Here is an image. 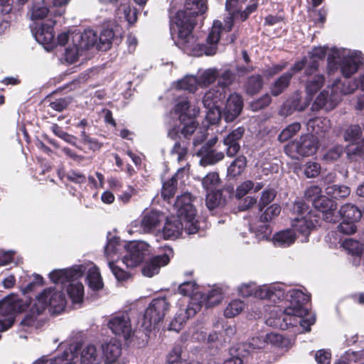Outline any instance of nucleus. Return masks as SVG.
<instances>
[{
	"instance_id": "f257e3e1",
	"label": "nucleus",
	"mask_w": 364,
	"mask_h": 364,
	"mask_svg": "<svg viewBox=\"0 0 364 364\" xmlns=\"http://www.w3.org/2000/svg\"><path fill=\"white\" fill-rule=\"evenodd\" d=\"M208 9L205 0H186L184 9L179 10L174 16L178 28V37L183 42H188L189 38L197 24V17L203 15Z\"/></svg>"
},
{
	"instance_id": "f03ea898",
	"label": "nucleus",
	"mask_w": 364,
	"mask_h": 364,
	"mask_svg": "<svg viewBox=\"0 0 364 364\" xmlns=\"http://www.w3.org/2000/svg\"><path fill=\"white\" fill-rule=\"evenodd\" d=\"M85 268L82 265L73 267L68 269L53 270L48 275L50 281L54 284H65L70 282L66 291L73 303H80L84 297V286L80 282L75 280L81 278L85 273Z\"/></svg>"
},
{
	"instance_id": "7ed1b4c3",
	"label": "nucleus",
	"mask_w": 364,
	"mask_h": 364,
	"mask_svg": "<svg viewBox=\"0 0 364 364\" xmlns=\"http://www.w3.org/2000/svg\"><path fill=\"white\" fill-rule=\"evenodd\" d=\"M31 303V297L22 299L13 293L0 300V316L8 317L5 320H0V331L10 328L14 324L16 316L25 312Z\"/></svg>"
},
{
	"instance_id": "20e7f679",
	"label": "nucleus",
	"mask_w": 364,
	"mask_h": 364,
	"mask_svg": "<svg viewBox=\"0 0 364 364\" xmlns=\"http://www.w3.org/2000/svg\"><path fill=\"white\" fill-rule=\"evenodd\" d=\"M190 102L186 99H182L177 102L174 107L175 113L178 114L180 124L182 126H174L168 133L171 139H176L181 134L185 138L192 136L196 132L199 123L196 119V114H189Z\"/></svg>"
},
{
	"instance_id": "39448f33",
	"label": "nucleus",
	"mask_w": 364,
	"mask_h": 364,
	"mask_svg": "<svg viewBox=\"0 0 364 364\" xmlns=\"http://www.w3.org/2000/svg\"><path fill=\"white\" fill-rule=\"evenodd\" d=\"M191 193H185L176 198L174 208L177 215L183 223V229L188 235L196 233L199 230L198 222L195 219L196 210L192 204Z\"/></svg>"
},
{
	"instance_id": "423d86ee",
	"label": "nucleus",
	"mask_w": 364,
	"mask_h": 364,
	"mask_svg": "<svg viewBox=\"0 0 364 364\" xmlns=\"http://www.w3.org/2000/svg\"><path fill=\"white\" fill-rule=\"evenodd\" d=\"M318 140L314 134H304L298 139L289 142L284 146V152L292 159L307 157L316 153Z\"/></svg>"
},
{
	"instance_id": "0eeeda50",
	"label": "nucleus",
	"mask_w": 364,
	"mask_h": 364,
	"mask_svg": "<svg viewBox=\"0 0 364 364\" xmlns=\"http://www.w3.org/2000/svg\"><path fill=\"white\" fill-rule=\"evenodd\" d=\"M170 304L166 297L154 298L146 309L141 321V326L147 331H151V327L163 321L168 311Z\"/></svg>"
},
{
	"instance_id": "6e6552de",
	"label": "nucleus",
	"mask_w": 364,
	"mask_h": 364,
	"mask_svg": "<svg viewBox=\"0 0 364 364\" xmlns=\"http://www.w3.org/2000/svg\"><path fill=\"white\" fill-rule=\"evenodd\" d=\"M321 215L310 210L306 215L303 213L294 218L291 222V230L296 237L303 236L301 242H307L312 230L319 225Z\"/></svg>"
},
{
	"instance_id": "1a4fd4ad",
	"label": "nucleus",
	"mask_w": 364,
	"mask_h": 364,
	"mask_svg": "<svg viewBox=\"0 0 364 364\" xmlns=\"http://www.w3.org/2000/svg\"><path fill=\"white\" fill-rule=\"evenodd\" d=\"M97 36L92 29H86L83 33H76L73 37L74 46L76 53H72V49L67 48L65 50V58L71 63H74L78 60L77 53L79 50H88L94 46L97 43Z\"/></svg>"
},
{
	"instance_id": "9d476101",
	"label": "nucleus",
	"mask_w": 364,
	"mask_h": 364,
	"mask_svg": "<svg viewBox=\"0 0 364 364\" xmlns=\"http://www.w3.org/2000/svg\"><path fill=\"white\" fill-rule=\"evenodd\" d=\"M149 245L141 241L130 242L126 245L127 254L124 255L123 262L130 267H134L140 264L149 255Z\"/></svg>"
},
{
	"instance_id": "9b49d317",
	"label": "nucleus",
	"mask_w": 364,
	"mask_h": 364,
	"mask_svg": "<svg viewBox=\"0 0 364 364\" xmlns=\"http://www.w3.org/2000/svg\"><path fill=\"white\" fill-rule=\"evenodd\" d=\"M289 305L285 309V312L289 314H296L299 316H304L308 314V309L306 307L309 301V296L301 290L293 289L289 291L288 295Z\"/></svg>"
},
{
	"instance_id": "f8f14e48",
	"label": "nucleus",
	"mask_w": 364,
	"mask_h": 364,
	"mask_svg": "<svg viewBox=\"0 0 364 364\" xmlns=\"http://www.w3.org/2000/svg\"><path fill=\"white\" fill-rule=\"evenodd\" d=\"M313 205L315 208L314 210L317 214L318 212L322 214L323 219L328 223H336L338 222V215H336V210L337 204L334 200L323 196L315 198L313 200Z\"/></svg>"
},
{
	"instance_id": "ddd939ff",
	"label": "nucleus",
	"mask_w": 364,
	"mask_h": 364,
	"mask_svg": "<svg viewBox=\"0 0 364 364\" xmlns=\"http://www.w3.org/2000/svg\"><path fill=\"white\" fill-rule=\"evenodd\" d=\"M46 291H43L37 297L34 304L28 306V311L26 314L24 318L21 320L20 325L23 327H32L35 325L38 316L41 314L46 309L47 304L46 299Z\"/></svg>"
},
{
	"instance_id": "4468645a",
	"label": "nucleus",
	"mask_w": 364,
	"mask_h": 364,
	"mask_svg": "<svg viewBox=\"0 0 364 364\" xmlns=\"http://www.w3.org/2000/svg\"><path fill=\"white\" fill-rule=\"evenodd\" d=\"M112 332L124 340H128L132 335V325L127 314H122L112 317L107 323Z\"/></svg>"
},
{
	"instance_id": "2eb2a0df",
	"label": "nucleus",
	"mask_w": 364,
	"mask_h": 364,
	"mask_svg": "<svg viewBox=\"0 0 364 364\" xmlns=\"http://www.w3.org/2000/svg\"><path fill=\"white\" fill-rule=\"evenodd\" d=\"M223 30V26L220 21H214L213 26L209 32L206 42L207 44H198L196 47L200 52H203L206 55H213L217 51V44L220 38V33Z\"/></svg>"
},
{
	"instance_id": "dca6fc26",
	"label": "nucleus",
	"mask_w": 364,
	"mask_h": 364,
	"mask_svg": "<svg viewBox=\"0 0 364 364\" xmlns=\"http://www.w3.org/2000/svg\"><path fill=\"white\" fill-rule=\"evenodd\" d=\"M56 21L52 18H48L41 24L35 33L36 41L43 45L53 47L55 45L54 26Z\"/></svg>"
},
{
	"instance_id": "f3484780",
	"label": "nucleus",
	"mask_w": 364,
	"mask_h": 364,
	"mask_svg": "<svg viewBox=\"0 0 364 364\" xmlns=\"http://www.w3.org/2000/svg\"><path fill=\"white\" fill-rule=\"evenodd\" d=\"M245 134V128L239 127L224 137L223 144L226 146V154L229 157L236 156L240 150V141Z\"/></svg>"
},
{
	"instance_id": "a211bd4d",
	"label": "nucleus",
	"mask_w": 364,
	"mask_h": 364,
	"mask_svg": "<svg viewBox=\"0 0 364 364\" xmlns=\"http://www.w3.org/2000/svg\"><path fill=\"white\" fill-rule=\"evenodd\" d=\"M43 291H46V301L49 311L55 314H61L66 306V299L64 294L62 291H57L52 289H45Z\"/></svg>"
},
{
	"instance_id": "6ab92c4d",
	"label": "nucleus",
	"mask_w": 364,
	"mask_h": 364,
	"mask_svg": "<svg viewBox=\"0 0 364 364\" xmlns=\"http://www.w3.org/2000/svg\"><path fill=\"white\" fill-rule=\"evenodd\" d=\"M243 108V99L241 95L234 93L228 98L224 108V116L227 122L234 121Z\"/></svg>"
},
{
	"instance_id": "aec40b11",
	"label": "nucleus",
	"mask_w": 364,
	"mask_h": 364,
	"mask_svg": "<svg viewBox=\"0 0 364 364\" xmlns=\"http://www.w3.org/2000/svg\"><path fill=\"white\" fill-rule=\"evenodd\" d=\"M169 262L170 257L166 253L154 256L145 262L143 265L141 272L143 275L151 277L155 274H157L159 272L161 267L166 266L169 263Z\"/></svg>"
},
{
	"instance_id": "412c9836",
	"label": "nucleus",
	"mask_w": 364,
	"mask_h": 364,
	"mask_svg": "<svg viewBox=\"0 0 364 364\" xmlns=\"http://www.w3.org/2000/svg\"><path fill=\"white\" fill-rule=\"evenodd\" d=\"M332 96L336 95V101L339 102L341 100L342 95H349L358 88L357 79L350 80L346 78L342 81L341 79H336L332 84Z\"/></svg>"
},
{
	"instance_id": "4be33fe9",
	"label": "nucleus",
	"mask_w": 364,
	"mask_h": 364,
	"mask_svg": "<svg viewBox=\"0 0 364 364\" xmlns=\"http://www.w3.org/2000/svg\"><path fill=\"white\" fill-rule=\"evenodd\" d=\"M362 64L363 58L360 54L354 53L343 57L340 61V68L343 76L346 78H350L358 71Z\"/></svg>"
},
{
	"instance_id": "5701e85b",
	"label": "nucleus",
	"mask_w": 364,
	"mask_h": 364,
	"mask_svg": "<svg viewBox=\"0 0 364 364\" xmlns=\"http://www.w3.org/2000/svg\"><path fill=\"white\" fill-rule=\"evenodd\" d=\"M105 364H114L122 354V343L116 338H112L102 346Z\"/></svg>"
},
{
	"instance_id": "b1692460",
	"label": "nucleus",
	"mask_w": 364,
	"mask_h": 364,
	"mask_svg": "<svg viewBox=\"0 0 364 364\" xmlns=\"http://www.w3.org/2000/svg\"><path fill=\"white\" fill-rule=\"evenodd\" d=\"M225 95V90L215 86L205 92L203 98V104L205 107H222Z\"/></svg>"
},
{
	"instance_id": "393cba45",
	"label": "nucleus",
	"mask_w": 364,
	"mask_h": 364,
	"mask_svg": "<svg viewBox=\"0 0 364 364\" xmlns=\"http://www.w3.org/2000/svg\"><path fill=\"white\" fill-rule=\"evenodd\" d=\"M183 229V223L180 218L171 217L167 218L163 228V235L165 239H172L178 237Z\"/></svg>"
},
{
	"instance_id": "a878e982",
	"label": "nucleus",
	"mask_w": 364,
	"mask_h": 364,
	"mask_svg": "<svg viewBox=\"0 0 364 364\" xmlns=\"http://www.w3.org/2000/svg\"><path fill=\"white\" fill-rule=\"evenodd\" d=\"M163 216L156 210L144 213L141 220V227L146 232H153L160 225Z\"/></svg>"
},
{
	"instance_id": "bb28decb",
	"label": "nucleus",
	"mask_w": 364,
	"mask_h": 364,
	"mask_svg": "<svg viewBox=\"0 0 364 364\" xmlns=\"http://www.w3.org/2000/svg\"><path fill=\"white\" fill-rule=\"evenodd\" d=\"M264 85V80L261 75H252L244 82L243 88L249 96H253L259 93Z\"/></svg>"
},
{
	"instance_id": "cd10ccee",
	"label": "nucleus",
	"mask_w": 364,
	"mask_h": 364,
	"mask_svg": "<svg viewBox=\"0 0 364 364\" xmlns=\"http://www.w3.org/2000/svg\"><path fill=\"white\" fill-rule=\"evenodd\" d=\"M307 127L311 134L321 135L330 129L331 123L327 118L315 117L308 121Z\"/></svg>"
},
{
	"instance_id": "c85d7f7f",
	"label": "nucleus",
	"mask_w": 364,
	"mask_h": 364,
	"mask_svg": "<svg viewBox=\"0 0 364 364\" xmlns=\"http://www.w3.org/2000/svg\"><path fill=\"white\" fill-rule=\"evenodd\" d=\"M291 73H284L279 76L270 86L272 95L277 97L283 93L290 85Z\"/></svg>"
},
{
	"instance_id": "c756f323",
	"label": "nucleus",
	"mask_w": 364,
	"mask_h": 364,
	"mask_svg": "<svg viewBox=\"0 0 364 364\" xmlns=\"http://www.w3.org/2000/svg\"><path fill=\"white\" fill-rule=\"evenodd\" d=\"M339 215L341 219L346 220H351L353 222H358L361 217L362 213L360 210L352 204H346L341 206L339 210Z\"/></svg>"
},
{
	"instance_id": "7c9ffc66",
	"label": "nucleus",
	"mask_w": 364,
	"mask_h": 364,
	"mask_svg": "<svg viewBox=\"0 0 364 364\" xmlns=\"http://www.w3.org/2000/svg\"><path fill=\"white\" fill-rule=\"evenodd\" d=\"M326 81L323 74H315L306 79V92L308 95H314L323 86Z\"/></svg>"
},
{
	"instance_id": "2f4dec72",
	"label": "nucleus",
	"mask_w": 364,
	"mask_h": 364,
	"mask_svg": "<svg viewBox=\"0 0 364 364\" xmlns=\"http://www.w3.org/2000/svg\"><path fill=\"white\" fill-rule=\"evenodd\" d=\"M201 301L205 308H210L219 304L223 300V292L220 289H213L208 294H200Z\"/></svg>"
},
{
	"instance_id": "473e14b6",
	"label": "nucleus",
	"mask_w": 364,
	"mask_h": 364,
	"mask_svg": "<svg viewBox=\"0 0 364 364\" xmlns=\"http://www.w3.org/2000/svg\"><path fill=\"white\" fill-rule=\"evenodd\" d=\"M247 158L244 155L237 156L228 168V175L236 178L242 174L247 166Z\"/></svg>"
},
{
	"instance_id": "72a5a7b5",
	"label": "nucleus",
	"mask_w": 364,
	"mask_h": 364,
	"mask_svg": "<svg viewBox=\"0 0 364 364\" xmlns=\"http://www.w3.org/2000/svg\"><path fill=\"white\" fill-rule=\"evenodd\" d=\"M227 202L226 198L223 197V192L220 190L207 192L206 205L209 210H213L218 206H223Z\"/></svg>"
},
{
	"instance_id": "f704fd0d",
	"label": "nucleus",
	"mask_w": 364,
	"mask_h": 364,
	"mask_svg": "<svg viewBox=\"0 0 364 364\" xmlns=\"http://www.w3.org/2000/svg\"><path fill=\"white\" fill-rule=\"evenodd\" d=\"M296 237V235L291 228L276 233L273 240L274 243L281 247H289L294 242Z\"/></svg>"
},
{
	"instance_id": "c9c22d12",
	"label": "nucleus",
	"mask_w": 364,
	"mask_h": 364,
	"mask_svg": "<svg viewBox=\"0 0 364 364\" xmlns=\"http://www.w3.org/2000/svg\"><path fill=\"white\" fill-rule=\"evenodd\" d=\"M350 189L345 185H329L326 188V193L332 198L338 200L350 195Z\"/></svg>"
},
{
	"instance_id": "e433bc0d",
	"label": "nucleus",
	"mask_w": 364,
	"mask_h": 364,
	"mask_svg": "<svg viewBox=\"0 0 364 364\" xmlns=\"http://www.w3.org/2000/svg\"><path fill=\"white\" fill-rule=\"evenodd\" d=\"M304 316H299L296 314H289L284 311V316L282 318V321H284L285 326H294L297 323H299L300 325L305 328L306 331H310V326H311L314 322L307 321L306 319L303 318Z\"/></svg>"
},
{
	"instance_id": "4c0bfd02",
	"label": "nucleus",
	"mask_w": 364,
	"mask_h": 364,
	"mask_svg": "<svg viewBox=\"0 0 364 364\" xmlns=\"http://www.w3.org/2000/svg\"><path fill=\"white\" fill-rule=\"evenodd\" d=\"M178 186V179L176 174L173 175L171 178L164 182L161 188V196L165 200H168L173 198Z\"/></svg>"
},
{
	"instance_id": "58836bf2",
	"label": "nucleus",
	"mask_w": 364,
	"mask_h": 364,
	"mask_svg": "<svg viewBox=\"0 0 364 364\" xmlns=\"http://www.w3.org/2000/svg\"><path fill=\"white\" fill-rule=\"evenodd\" d=\"M336 95L332 96V92L329 95L328 91L323 90L316 97L313 106L320 109L324 108L330 102V106L334 107L338 103L336 102Z\"/></svg>"
},
{
	"instance_id": "ea45409f",
	"label": "nucleus",
	"mask_w": 364,
	"mask_h": 364,
	"mask_svg": "<svg viewBox=\"0 0 364 364\" xmlns=\"http://www.w3.org/2000/svg\"><path fill=\"white\" fill-rule=\"evenodd\" d=\"M198 85V80L197 77L194 76H186L181 80L177 81L176 84V90H183L189 92L190 93H194Z\"/></svg>"
},
{
	"instance_id": "a19ab883",
	"label": "nucleus",
	"mask_w": 364,
	"mask_h": 364,
	"mask_svg": "<svg viewBox=\"0 0 364 364\" xmlns=\"http://www.w3.org/2000/svg\"><path fill=\"white\" fill-rule=\"evenodd\" d=\"M81 364H98L97 348L94 345H88L81 353Z\"/></svg>"
},
{
	"instance_id": "79ce46f5",
	"label": "nucleus",
	"mask_w": 364,
	"mask_h": 364,
	"mask_svg": "<svg viewBox=\"0 0 364 364\" xmlns=\"http://www.w3.org/2000/svg\"><path fill=\"white\" fill-rule=\"evenodd\" d=\"M117 13L119 15L123 14L125 20L130 25L134 24L137 21V13L136 9H132L130 5L127 3H121L117 6Z\"/></svg>"
},
{
	"instance_id": "37998d69",
	"label": "nucleus",
	"mask_w": 364,
	"mask_h": 364,
	"mask_svg": "<svg viewBox=\"0 0 364 364\" xmlns=\"http://www.w3.org/2000/svg\"><path fill=\"white\" fill-rule=\"evenodd\" d=\"M180 137L175 139L173 151L178 155V159L183 158L188 153V147L190 143L191 136L185 138L181 134H179Z\"/></svg>"
},
{
	"instance_id": "c03bdc74",
	"label": "nucleus",
	"mask_w": 364,
	"mask_h": 364,
	"mask_svg": "<svg viewBox=\"0 0 364 364\" xmlns=\"http://www.w3.org/2000/svg\"><path fill=\"white\" fill-rule=\"evenodd\" d=\"M235 78L236 75L232 70L230 69L225 70L223 73L218 74V87L225 90L235 82Z\"/></svg>"
},
{
	"instance_id": "a18cd8bd",
	"label": "nucleus",
	"mask_w": 364,
	"mask_h": 364,
	"mask_svg": "<svg viewBox=\"0 0 364 364\" xmlns=\"http://www.w3.org/2000/svg\"><path fill=\"white\" fill-rule=\"evenodd\" d=\"M347 155L350 159H355V157H363L364 156V138L350 143L347 149Z\"/></svg>"
},
{
	"instance_id": "49530a36",
	"label": "nucleus",
	"mask_w": 364,
	"mask_h": 364,
	"mask_svg": "<svg viewBox=\"0 0 364 364\" xmlns=\"http://www.w3.org/2000/svg\"><path fill=\"white\" fill-rule=\"evenodd\" d=\"M48 14H53L55 15L61 16L62 12L56 11L55 10H50V7L45 6H33L31 11V18L33 20L43 19Z\"/></svg>"
},
{
	"instance_id": "de8ad7c7",
	"label": "nucleus",
	"mask_w": 364,
	"mask_h": 364,
	"mask_svg": "<svg viewBox=\"0 0 364 364\" xmlns=\"http://www.w3.org/2000/svg\"><path fill=\"white\" fill-rule=\"evenodd\" d=\"M344 139L350 143L356 142L362 139V130L359 125L353 124L348 127L344 133Z\"/></svg>"
},
{
	"instance_id": "09e8293b",
	"label": "nucleus",
	"mask_w": 364,
	"mask_h": 364,
	"mask_svg": "<svg viewBox=\"0 0 364 364\" xmlns=\"http://www.w3.org/2000/svg\"><path fill=\"white\" fill-rule=\"evenodd\" d=\"M345 149L342 145H335L327 150L323 155V160L328 163H332L338 160L343 154Z\"/></svg>"
},
{
	"instance_id": "8fccbe9b",
	"label": "nucleus",
	"mask_w": 364,
	"mask_h": 364,
	"mask_svg": "<svg viewBox=\"0 0 364 364\" xmlns=\"http://www.w3.org/2000/svg\"><path fill=\"white\" fill-rule=\"evenodd\" d=\"M220 183L219 175L217 173H209L203 179L202 184L206 192L216 191Z\"/></svg>"
},
{
	"instance_id": "3c124183",
	"label": "nucleus",
	"mask_w": 364,
	"mask_h": 364,
	"mask_svg": "<svg viewBox=\"0 0 364 364\" xmlns=\"http://www.w3.org/2000/svg\"><path fill=\"white\" fill-rule=\"evenodd\" d=\"M244 302L241 300L232 301L225 308L224 315L227 318H232L238 315L244 309Z\"/></svg>"
},
{
	"instance_id": "603ef678",
	"label": "nucleus",
	"mask_w": 364,
	"mask_h": 364,
	"mask_svg": "<svg viewBox=\"0 0 364 364\" xmlns=\"http://www.w3.org/2000/svg\"><path fill=\"white\" fill-rule=\"evenodd\" d=\"M87 279L89 287L94 291H99L103 288V282L100 272L97 270H90Z\"/></svg>"
},
{
	"instance_id": "864d4df0",
	"label": "nucleus",
	"mask_w": 364,
	"mask_h": 364,
	"mask_svg": "<svg viewBox=\"0 0 364 364\" xmlns=\"http://www.w3.org/2000/svg\"><path fill=\"white\" fill-rule=\"evenodd\" d=\"M204 306V302L201 301L200 294L196 295L195 297H191L190 302L186 309L187 317L194 316L197 312L200 311L202 306Z\"/></svg>"
},
{
	"instance_id": "5fc2aeb1",
	"label": "nucleus",
	"mask_w": 364,
	"mask_h": 364,
	"mask_svg": "<svg viewBox=\"0 0 364 364\" xmlns=\"http://www.w3.org/2000/svg\"><path fill=\"white\" fill-rule=\"evenodd\" d=\"M300 129V123L294 122L282 131L279 134L278 139L282 142L286 141L295 135Z\"/></svg>"
},
{
	"instance_id": "6e6d98bb",
	"label": "nucleus",
	"mask_w": 364,
	"mask_h": 364,
	"mask_svg": "<svg viewBox=\"0 0 364 364\" xmlns=\"http://www.w3.org/2000/svg\"><path fill=\"white\" fill-rule=\"evenodd\" d=\"M114 36V33L112 29L105 28L103 29L99 36L100 49L107 50L110 48L112 40Z\"/></svg>"
},
{
	"instance_id": "4d7b16f0",
	"label": "nucleus",
	"mask_w": 364,
	"mask_h": 364,
	"mask_svg": "<svg viewBox=\"0 0 364 364\" xmlns=\"http://www.w3.org/2000/svg\"><path fill=\"white\" fill-rule=\"evenodd\" d=\"M281 212V207L278 204H272L267 208L264 212L260 215V220L262 222L271 221L274 218L277 217Z\"/></svg>"
},
{
	"instance_id": "13d9d810",
	"label": "nucleus",
	"mask_w": 364,
	"mask_h": 364,
	"mask_svg": "<svg viewBox=\"0 0 364 364\" xmlns=\"http://www.w3.org/2000/svg\"><path fill=\"white\" fill-rule=\"evenodd\" d=\"M276 191L273 188L264 190L261 195L259 201V210L262 211L267 205H268L276 197Z\"/></svg>"
},
{
	"instance_id": "bf43d9fd",
	"label": "nucleus",
	"mask_w": 364,
	"mask_h": 364,
	"mask_svg": "<svg viewBox=\"0 0 364 364\" xmlns=\"http://www.w3.org/2000/svg\"><path fill=\"white\" fill-rule=\"evenodd\" d=\"M66 179L76 184H83L86 183L87 178L85 174L76 169H70L65 174Z\"/></svg>"
},
{
	"instance_id": "052dcab7",
	"label": "nucleus",
	"mask_w": 364,
	"mask_h": 364,
	"mask_svg": "<svg viewBox=\"0 0 364 364\" xmlns=\"http://www.w3.org/2000/svg\"><path fill=\"white\" fill-rule=\"evenodd\" d=\"M207 109L206 119L210 124H218L221 119L222 107H205Z\"/></svg>"
},
{
	"instance_id": "680f3d73",
	"label": "nucleus",
	"mask_w": 364,
	"mask_h": 364,
	"mask_svg": "<svg viewBox=\"0 0 364 364\" xmlns=\"http://www.w3.org/2000/svg\"><path fill=\"white\" fill-rule=\"evenodd\" d=\"M182 349L180 346H175L166 356V363L168 364H181Z\"/></svg>"
},
{
	"instance_id": "e2e57ef3",
	"label": "nucleus",
	"mask_w": 364,
	"mask_h": 364,
	"mask_svg": "<svg viewBox=\"0 0 364 364\" xmlns=\"http://www.w3.org/2000/svg\"><path fill=\"white\" fill-rule=\"evenodd\" d=\"M343 247L353 255H360L362 253L360 243L353 239H346L343 243Z\"/></svg>"
},
{
	"instance_id": "0e129e2a",
	"label": "nucleus",
	"mask_w": 364,
	"mask_h": 364,
	"mask_svg": "<svg viewBox=\"0 0 364 364\" xmlns=\"http://www.w3.org/2000/svg\"><path fill=\"white\" fill-rule=\"evenodd\" d=\"M254 188V182L251 180H247L240 184L235 191V198H242Z\"/></svg>"
},
{
	"instance_id": "69168bd1",
	"label": "nucleus",
	"mask_w": 364,
	"mask_h": 364,
	"mask_svg": "<svg viewBox=\"0 0 364 364\" xmlns=\"http://www.w3.org/2000/svg\"><path fill=\"white\" fill-rule=\"evenodd\" d=\"M197 288L195 281L184 282L178 288V293L185 296H191Z\"/></svg>"
},
{
	"instance_id": "338daca9",
	"label": "nucleus",
	"mask_w": 364,
	"mask_h": 364,
	"mask_svg": "<svg viewBox=\"0 0 364 364\" xmlns=\"http://www.w3.org/2000/svg\"><path fill=\"white\" fill-rule=\"evenodd\" d=\"M71 102L72 97H66L63 98H59L55 100V101L50 102L49 104V107H51L55 111L63 112L64 109H67V107Z\"/></svg>"
},
{
	"instance_id": "774afa93",
	"label": "nucleus",
	"mask_w": 364,
	"mask_h": 364,
	"mask_svg": "<svg viewBox=\"0 0 364 364\" xmlns=\"http://www.w3.org/2000/svg\"><path fill=\"white\" fill-rule=\"evenodd\" d=\"M355 222H353L351 220L348 221L342 219L341 223L337 228L338 231L346 235L353 234L357 230V226L355 225Z\"/></svg>"
}]
</instances>
